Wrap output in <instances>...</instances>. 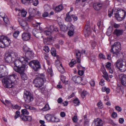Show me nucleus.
<instances>
[{"mask_svg":"<svg viewBox=\"0 0 126 126\" xmlns=\"http://www.w3.org/2000/svg\"><path fill=\"white\" fill-rule=\"evenodd\" d=\"M15 75H12L7 76L3 79L2 80V83L6 88L11 87L13 83V81L15 80Z\"/></svg>","mask_w":126,"mask_h":126,"instance_id":"nucleus-1","label":"nucleus"},{"mask_svg":"<svg viewBox=\"0 0 126 126\" xmlns=\"http://www.w3.org/2000/svg\"><path fill=\"white\" fill-rule=\"evenodd\" d=\"M18 55L13 51L9 52L6 55L5 59L7 63H11L14 62L15 59H18Z\"/></svg>","mask_w":126,"mask_h":126,"instance_id":"nucleus-2","label":"nucleus"},{"mask_svg":"<svg viewBox=\"0 0 126 126\" xmlns=\"http://www.w3.org/2000/svg\"><path fill=\"white\" fill-rule=\"evenodd\" d=\"M14 64L16 67H19L21 65H27L28 64V59L22 56L18 57V59H15L14 61Z\"/></svg>","mask_w":126,"mask_h":126,"instance_id":"nucleus-3","label":"nucleus"},{"mask_svg":"<svg viewBox=\"0 0 126 126\" xmlns=\"http://www.w3.org/2000/svg\"><path fill=\"white\" fill-rule=\"evenodd\" d=\"M121 50V46L120 43L118 42H116L111 47L110 52L117 56L119 54V52Z\"/></svg>","mask_w":126,"mask_h":126,"instance_id":"nucleus-4","label":"nucleus"},{"mask_svg":"<svg viewBox=\"0 0 126 126\" xmlns=\"http://www.w3.org/2000/svg\"><path fill=\"white\" fill-rule=\"evenodd\" d=\"M126 14V12L123 10L122 9H118L115 16L118 21H120L124 18Z\"/></svg>","mask_w":126,"mask_h":126,"instance_id":"nucleus-5","label":"nucleus"},{"mask_svg":"<svg viewBox=\"0 0 126 126\" xmlns=\"http://www.w3.org/2000/svg\"><path fill=\"white\" fill-rule=\"evenodd\" d=\"M29 64L35 71H37L41 67L40 63L36 60H32L30 61Z\"/></svg>","mask_w":126,"mask_h":126,"instance_id":"nucleus-6","label":"nucleus"},{"mask_svg":"<svg viewBox=\"0 0 126 126\" xmlns=\"http://www.w3.org/2000/svg\"><path fill=\"white\" fill-rule=\"evenodd\" d=\"M44 79L42 78L37 77L33 80V83L36 87H40L43 85Z\"/></svg>","mask_w":126,"mask_h":126,"instance_id":"nucleus-7","label":"nucleus"},{"mask_svg":"<svg viewBox=\"0 0 126 126\" xmlns=\"http://www.w3.org/2000/svg\"><path fill=\"white\" fill-rule=\"evenodd\" d=\"M23 98L26 103H29L32 101L33 99L32 94L26 91L24 92Z\"/></svg>","mask_w":126,"mask_h":126,"instance_id":"nucleus-8","label":"nucleus"},{"mask_svg":"<svg viewBox=\"0 0 126 126\" xmlns=\"http://www.w3.org/2000/svg\"><path fill=\"white\" fill-rule=\"evenodd\" d=\"M32 32L33 35L37 38L43 37L42 32L38 29L34 28L32 30Z\"/></svg>","mask_w":126,"mask_h":126,"instance_id":"nucleus-9","label":"nucleus"},{"mask_svg":"<svg viewBox=\"0 0 126 126\" xmlns=\"http://www.w3.org/2000/svg\"><path fill=\"white\" fill-rule=\"evenodd\" d=\"M103 122L99 118L95 119L92 124V126H103Z\"/></svg>","mask_w":126,"mask_h":126,"instance_id":"nucleus-10","label":"nucleus"},{"mask_svg":"<svg viewBox=\"0 0 126 126\" xmlns=\"http://www.w3.org/2000/svg\"><path fill=\"white\" fill-rule=\"evenodd\" d=\"M20 25L21 26L23 29L26 31H28V26L27 25V23L25 21L21 20L20 21L18 20Z\"/></svg>","mask_w":126,"mask_h":126,"instance_id":"nucleus-11","label":"nucleus"},{"mask_svg":"<svg viewBox=\"0 0 126 126\" xmlns=\"http://www.w3.org/2000/svg\"><path fill=\"white\" fill-rule=\"evenodd\" d=\"M76 57L77 58V61H76L74 59H72L71 62L69 63V65L70 66L72 67L77 62H78L79 58L78 57V53H79V50H76Z\"/></svg>","mask_w":126,"mask_h":126,"instance_id":"nucleus-12","label":"nucleus"},{"mask_svg":"<svg viewBox=\"0 0 126 126\" xmlns=\"http://www.w3.org/2000/svg\"><path fill=\"white\" fill-rule=\"evenodd\" d=\"M119 78L122 84L124 86H126V75H120Z\"/></svg>","mask_w":126,"mask_h":126,"instance_id":"nucleus-13","label":"nucleus"},{"mask_svg":"<svg viewBox=\"0 0 126 126\" xmlns=\"http://www.w3.org/2000/svg\"><path fill=\"white\" fill-rule=\"evenodd\" d=\"M85 29V30L84 32V35L85 37H87L91 34V30L90 26L88 25H86Z\"/></svg>","mask_w":126,"mask_h":126,"instance_id":"nucleus-14","label":"nucleus"},{"mask_svg":"<svg viewBox=\"0 0 126 126\" xmlns=\"http://www.w3.org/2000/svg\"><path fill=\"white\" fill-rule=\"evenodd\" d=\"M31 34L28 32H24L22 34V37L23 40L24 41L28 40L30 39Z\"/></svg>","mask_w":126,"mask_h":126,"instance_id":"nucleus-15","label":"nucleus"},{"mask_svg":"<svg viewBox=\"0 0 126 126\" xmlns=\"http://www.w3.org/2000/svg\"><path fill=\"white\" fill-rule=\"evenodd\" d=\"M25 65H23L21 66L17 67V69H15V68H14V69L16 72H18L20 74L24 73L25 68Z\"/></svg>","mask_w":126,"mask_h":126,"instance_id":"nucleus-16","label":"nucleus"},{"mask_svg":"<svg viewBox=\"0 0 126 126\" xmlns=\"http://www.w3.org/2000/svg\"><path fill=\"white\" fill-rule=\"evenodd\" d=\"M3 41L4 47L8 46L10 45L11 42V41L10 39L4 36V38L3 39Z\"/></svg>","mask_w":126,"mask_h":126,"instance_id":"nucleus-17","label":"nucleus"},{"mask_svg":"<svg viewBox=\"0 0 126 126\" xmlns=\"http://www.w3.org/2000/svg\"><path fill=\"white\" fill-rule=\"evenodd\" d=\"M20 117L21 119L24 121H30L32 120V118L31 116H27L23 114H21Z\"/></svg>","mask_w":126,"mask_h":126,"instance_id":"nucleus-18","label":"nucleus"},{"mask_svg":"<svg viewBox=\"0 0 126 126\" xmlns=\"http://www.w3.org/2000/svg\"><path fill=\"white\" fill-rule=\"evenodd\" d=\"M33 52L30 51H27L25 54V57H24L25 58L28 59V61H29L30 58H33Z\"/></svg>","mask_w":126,"mask_h":126,"instance_id":"nucleus-19","label":"nucleus"},{"mask_svg":"<svg viewBox=\"0 0 126 126\" xmlns=\"http://www.w3.org/2000/svg\"><path fill=\"white\" fill-rule=\"evenodd\" d=\"M123 32V30L116 29L114 30L113 33L117 36L118 37L122 35Z\"/></svg>","mask_w":126,"mask_h":126,"instance_id":"nucleus-20","label":"nucleus"},{"mask_svg":"<svg viewBox=\"0 0 126 126\" xmlns=\"http://www.w3.org/2000/svg\"><path fill=\"white\" fill-rule=\"evenodd\" d=\"M122 64L119 69L121 71L124 72L126 70V61L125 60Z\"/></svg>","mask_w":126,"mask_h":126,"instance_id":"nucleus-21","label":"nucleus"},{"mask_svg":"<svg viewBox=\"0 0 126 126\" xmlns=\"http://www.w3.org/2000/svg\"><path fill=\"white\" fill-rule=\"evenodd\" d=\"M84 126H89L90 124L89 120L87 119V116L85 115L84 116Z\"/></svg>","mask_w":126,"mask_h":126,"instance_id":"nucleus-22","label":"nucleus"},{"mask_svg":"<svg viewBox=\"0 0 126 126\" xmlns=\"http://www.w3.org/2000/svg\"><path fill=\"white\" fill-rule=\"evenodd\" d=\"M102 5L100 3H96L94 4L93 5V7L94 9L96 10H99L102 8Z\"/></svg>","mask_w":126,"mask_h":126,"instance_id":"nucleus-23","label":"nucleus"},{"mask_svg":"<svg viewBox=\"0 0 126 126\" xmlns=\"http://www.w3.org/2000/svg\"><path fill=\"white\" fill-rule=\"evenodd\" d=\"M124 61H121L120 60H118L115 63L114 65L115 67H117L119 68L120 67H121V65L122 64Z\"/></svg>","mask_w":126,"mask_h":126,"instance_id":"nucleus-24","label":"nucleus"},{"mask_svg":"<svg viewBox=\"0 0 126 126\" xmlns=\"http://www.w3.org/2000/svg\"><path fill=\"white\" fill-rule=\"evenodd\" d=\"M79 75L82 76L84 74V72L85 70V68L82 66H79Z\"/></svg>","mask_w":126,"mask_h":126,"instance_id":"nucleus-25","label":"nucleus"},{"mask_svg":"<svg viewBox=\"0 0 126 126\" xmlns=\"http://www.w3.org/2000/svg\"><path fill=\"white\" fill-rule=\"evenodd\" d=\"M4 38V36H0V47H4L3 41V39Z\"/></svg>","mask_w":126,"mask_h":126,"instance_id":"nucleus-26","label":"nucleus"},{"mask_svg":"<svg viewBox=\"0 0 126 126\" xmlns=\"http://www.w3.org/2000/svg\"><path fill=\"white\" fill-rule=\"evenodd\" d=\"M52 115L50 114H47L45 116V118L47 121H50L51 120V118L52 117Z\"/></svg>","mask_w":126,"mask_h":126,"instance_id":"nucleus-27","label":"nucleus"},{"mask_svg":"<svg viewBox=\"0 0 126 126\" xmlns=\"http://www.w3.org/2000/svg\"><path fill=\"white\" fill-rule=\"evenodd\" d=\"M52 117L51 118L50 121L53 122H59V120L57 118L55 117L53 115H52Z\"/></svg>","mask_w":126,"mask_h":126,"instance_id":"nucleus-28","label":"nucleus"},{"mask_svg":"<svg viewBox=\"0 0 126 126\" xmlns=\"http://www.w3.org/2000/svg\"><path fill=\"white\" fill-rule=\"evenodd\" d=\"M52 40V38L49 37L47 38V39H45L44 40V43L45 44H48L49 43V42Z\"/></svg>","mask_w":126,"mask_h":126,"instance_id":"nucleus-29","label":"nucleus"},{"mask_svg":"<svg viewBox=\"0 0 126 126\" xmlns=\"http://www.w3.org/2000/svg\"><path fill=\"white\" fill-rule=\"evenodd\" d=\"M63 8V6L62 5H59L57 6L55 8V10L57 12H59L61 11Z\"/></svg>","mask_w":126,"mask_h":126,"instance_id":"nucleus-30","label":"nucleus"},{"mask_svg":"<svg viewBox=\"0 0 126 126\" xmlns=\"http://www.w3.org/2000/svg\"><path fill=\"white\" fill-rule=\"evenodd\" d=\"M59 71L61 73H64V68L62 65V64H60V67L58 68Z\"/></svg>","mask_w":126,"mask_h":126,"instance_id":"nucleus-31","label":"nucleus"},{"mask_svg":"<svg viewBox=\"0 0 126 126\" xmlns=\"http://www.w3.org/2000/svg\"><path fill=\"white\" fill-rule=\"evenodd\" d=\"M50 109V108L49 107V105L47 104L43 108L42 110L44 111H46L49 110Z\"/></svg>","mask_w":126,"mask_h":126,"instance_id":"nucleus-32","label":"nucleus"},{"mask_svg":"<svg viewBox=\"0 0 126 126\" xmlns=\"http://www.w3.org/2000/svg\"><path fill=\"white\" fill-rule=\"evenodd\" d=\"M78 77V76H75L72 78V79L74 82L76 83H77L79 80Z\"/></svg>","mask_w":126,"mask_h":126,"instance_id":"nucleus-33","label":"nucleus"},{"mask_svg":"<svg viewBox=\"0 0 126 126\" xmlns=\"http://www.w3.org/2000/svg\"><path fill=\"white\" fill-rule=\"evenodd\" d=\"M47 29H48V30L51 33L53 32L54 31V26L51 25L49 27H47Z\"/></svg>","mask_w":126,"mask_h":126,"instance_id":"nucleus-34","label":"nucleus"},{"mask_svg":"<svg viewBox=\"0 0 126 126\" xmlns=\"http://www.w3.org/2000/svg\"><path fill=\"white\" fill-rule=\"evenodd\" d=\"M21 112L22 113L21 114L24 115V114L28 115L29 114V112L27 110L25 109L22 110H21Z\"/></svg>","mask_w":126,"mask_h":126,"instance_id":"nucleus-35","label":"nucleus"},{"mask_svg":"<svg viewBox=\"0 0 126 126\" xmlns=\"http://www.w3.org/2000/svg\"><path fill=\"white\" fill-rule=\"evenodd\" d=\"M4 66L2 65H0V78L3 77V76H2L1 73L3 71Z\"/></svg>","mask_w":126,"mask_h":126,"instance_id":"nucleus-36","label":"nucleus"},{"mask_svg":"<svg viewBox=\"0 0 126 126\" xmlns=\"http://www.w3.org/2000/svg\"><path fill=\"white\" fill-rule=\"evenodd\" d=\"M73 103L74 105L75 106L78 105L79 103V100L78 98H76L73 100Z\"/></svg>","mask_w":126,"mask_h":126,"instance_id":"nucleus-37","label":"nucleus"},{"mask_svg":"<svg viewBox=\"0 0 126 126\" xmlns=\"http://www.w3.org/2000/svg\"><path fill=\"white\" fill-rule=\"evenodd\" d=\"M24 107L26 109H29L31 110H34V108H33L32 107L28 105H26L25 104H24L23 105Z\"/></svg>","mask_w":126,"mask_h":126,"instance_id":"nucleus-38","label":"nucleus"},{"mask_svg":"<svg viewBox=\"0 0 126 126\" xmlns=\"http://www.w3.org/2000/svg\"><path fill=\"white\" fill-rule=\"evenodd\" d=\"M44 8L45 11H47L50 9V7L48 4L45 5L44 7Z\"/></svg>","mask_w":126,"mask_h":126,"instance_id":"nucleus-39","label":"nucleus"},{"mask_svg":"<svg viewBox=\"0 0 126 126\" xmlns=\"http://www.w3.org/2000/svg\"><path fill=\"white\" fill-rule=\"evenodd\" d=\"M87 94V92L86 91H83L81 94V97L83 98H84Z\"/></svg>","mask_w":126,"mask_h":126,"instance_id":"nucleus-40","label":"nucleus"},{"mask_svg":"<svg viewBox=\"0 0 126 126\" xmlns=\"http://www.w3.org/2000/svg\"><path fill=\"white\" fill-rule=\"evenodd\" d=\"M21 77L22 79L23 80H26L27 79V77L26 76V75L25 73H23L21 74Z\"/></svg>","mask_w":126,"mask_h":126,"instance_id":"nucleus-41","label":"nucleus"},{"mask_svg":"<svg viewBox=\"0 0 126 126\" xmlns=\"http://www.w3.org/2000/svg\"><path fill=\"white\" fill-rule=\"evenodd\" d=\"M66 17L65 19V20L67 22H70L71 20V18L70 16H68V14H66Z\"/></svg>","mask_w":126,"mask_h":126,"instance_id":"nucleus-42","label":"nucleus"},{"mask_svg":"<svg viewBox=\"0 0 126 126\" xmlns=\"http://www.w3.org/2000/svg\"><path fill=\"white\" fill-rule=\"evenodd\" d=\"M51 53L52 55L54 56H56V53L55 49L54 48L51 49Z\"/></svg>","mask_w":126,"mask_h":126,"instance_id":"nucleus-43","label":"nucleus"},{"mask_svg":"<svg viewBox=\"0 0 126 126\" xmlns=\"http://www.w3.org/2000/svg\"><path fill=\"white\" fill-rule=\"evenodd\" d=\"M27 14V12L26 11L24 10H22L21 12V16L25 17L26 16Z\"/></svg>","mask_w":126,"mask_h":126,"instance_id":"nucleus-44","label":"nucleus"},{"mask_svg":"<svg viewBox=\"0 0 126 126\" xmlns=\"http://www.w3.org/2000/svg\"><path fill=\"white\" fill-rule=\"evenodd\" d=\"M19 34V32L18 31H15L13 34L14 37L16 38L18 36Z\"/></svg>","mask_w":126,"mask_h":126,"instance_id":"nucleus-45","label":"nucleus"},{"mask_svg":"<svg viewBox=\"0 0 126 126\" xmlns=\"http://www.w3.org/2000/svg\"><path fill=\"white\" fill-rule=\"evenodd\" d=\"M91 46L93 48V49H94L95 46L96 45V43L95 41H91Z\"/></svg>","mask_w":126,"mask_h":126,"instance_id":"nucleus-46","label":"nucleus"},{"mask_svg":"<svg viewBox=\"0 0 126 126\" xmlns=\"http://www.w3.org/2000/svg\"><path fill=\"white\" fill-rule=\"evenodd\" d=\"M20 112L17 111L16 112V114L14 117V118L15 119H16L19 116H20Z\"/></svg>","mask_w":126,"mask_h":126,"instance_id":"nucleus-47","label":"nucleus"},{"mask_svg":"<svg viewBox=\"0 0 126 126\" xmlns=\"http://www.w3.org/2000/svg\"><path fill=\"white\" fill-rule=\"evenodd\" d=\"M43 49L47 53L50 50L48 47L46 46H45L44 47Z\"/></svg>","mask_w":126,"mask_h":126,"instance_id":"nucleus-48","label":"nucleus"},{"mask_svg":"<svg viewBox=\"0 0 126 126\" xmlns=\"http://www.w3.org/2000/svg\"><path fill=\"white\" fill-rule=\"evenodd\" d=\"M12 107L14 109H16L19 110L21 108V107L17 105H12Z\"/></svg>","mask_w":126,"mask_h":126,"instance_id":"nucleus-49","label":"nucleus"},{"mask_svg":"<svg viewBox=\"0 0 126 126\" xmlns=\"http://www.w3.org/2000/svg\"><path fill=\"white\" fill-rule=\"evenodd\" d=\"M60 28L61 30L64 31L65 30V28L64 26L61 25H60Z\"/></svg>","mask_w":126,"mask_h":126,"instance_id":"nucleus-50","label":"nucleus"},{"mask_svg":"<svg viewBox=\"0 0 126 126\" xmlns=\"http://www.w3.org/2000/svg\"><path fill=\"white\" fill-rule=\"evenodd\" d=\"M110 28L109 27L108 29V31L106 33L108 36H110L112 32L111 30H110Z\"/></svg>","mask_w":126,"mask_h":126,"instance_id":"nucleus-51","label":"nucleus"},{"mask_svg":"<svg viewBox=\"0 0 126 126\" xmlns=\"http://www.w3.org/2000/svg\"><path fill=\"white\" fill-rule=\"evenodd\" d=\"M32 2L33 5L35 6H37L38 4V0H35L34 1L33 0Z\"/></svg>","mask_w":126,"mask_h":126,"instance_id":"nucleus-52","label":"nucleus"},{"mask_svg":"<svg viewBox=\"0 0 126 126\" xmlns=\"http://www.w3.org/2000/svg\"><path fill=\"white\" fill-rule=\"evenodd\" d=\"M111 65V63L110 62H108L106 65V67L108 69H110L111 68L110 67Z\"/></svg>","mask_w":126,"mask_h":126,"instance_id":"nucleus-53","label":"nucleus"},{"mask_svg":"<svg viewBox=\"0 0 126 126\" xmlns=\"http://www.w3.org/2000/svg\"><path fill=\"white\" fill-rule=\"evenodd\" d=\"M120 24H117L114 23L113 24L114 27L116 28H119L120 27Z\"/></svg>","mask_w":126,"mask_h":126,"instance_id":"nucleus-54","label":"nucleus"},{"mask_svg":"<svg viewBox=\"0 0 126 126\" xmlns=\"http://www.w3.org/2000/svg\"><path fill=\"white\" fill-rule=\"evenodd\" d=\"M51 32L48 30L45 31L44 32V34L46 35H49L51 34Z\"/></svg>","mask_w":126,"mask_h":126,"instance_id":"nucleus-55","label":"nucleus"},{"mask_svg":"<svg viewBox=\"0 0 126 126\" xmlns=\"http://www.w3.org/2000/svg\"><path fill=\"white\" fill-rule=\"evenodd\" d=\"M103 69H104V70L102 71V72H103V74L105 76H108V74L107 73V72H106V71L105 70V68H104Z\"/></svg>","mask_w":126,"mask_h":126,"instance_id":"nucleus-56","label":"nucleus"},{"mask_svg":"<svg viewBox=\"0 0 126 126\" xmlns=\"http://www.w3.org/2000/svg\"><path fill=\"white\" fill-rule=\"evenodd\" d=\"M104 79H101L99 83V84L102 86L104 85Z\"/></svg>","mask_w":126,"mask_h":126,"instance_id":"nucleus-57","label":"nucleus"},{"mask_svg":"<svg viewBox=\"0 0 126 126\" xmlns=\"http://www.w3.org/2000/svg\"><path fill=\"white\" fill-rule=\"evenodd\" d=\"M115 109L118 111H121L122 110V109L119 106H116L115 107Z\"/></svg>","mask_w":126,"mask_h":126,"instance_id":"nucleus-58","label":"nucleus"},{"mask_svg":"<svg viewBox=\"0 0 126 126\" xmlns=\"http://www.w3.org/2000/svg\"><path fill=\"white\" fill-rule=\"evenodd\" d=\"M99 57L100 58L103 59H105V56L101 53L99 54Z\"/></svg>","mask_w":126,"mask_h":126,"instance_id":"nucleus-59","label":"nucleus"},{"mask_svg":"<svg viewBox=\"0 0 126 126\" xmlns=\"http://www.w3.org/2000/svg\"><path fill=\"white\" fill-rule=\"evenodd\" d=\"M48 12H45L43 14L42 16L44 17H46L48 16Z\"/></svg>","mask_w":126,"mask_h":126,"instance_id":"nucleus-60","label":"nucleus"},{"mask_svg":"<svg viewBox=\"0 0 126 126\" xmlns=\"http://www.w3.org/2000/svg\"><path fill=\"white\" fill-rule=\"evenodd\" d=\"M113 10H111V11L109 10V11L108 16L109 17H110L112 16V15L113 13Z\"/></svg>","mask_w":126,"mask_h":126,"instance_id":"nucleus-61","label":"nucleus"},{"mask_svg":"<svg viewBox=\"0 0 126 126\" xmlns=\"http://www.w3.org/2000/svg\"><path fill=\"white\" fill-rule=\"evenodd\" d=\"M68 35L69 36H71L72 35H73V31H70L68 32Z\"/></svg>","mask_w":126,"mask_h":126,"instance_id":"nucleus-62","label":"nucleus"},{"mask_svg":"<svg viewBox=\"0 0 126 126\" xmlns=\"http://www.w3.org/2000/svg\"><path fill=\"white\" fill-rule=\"evenodd\" d=\"M61 79L63 83L65 82V77L63 76H61Z\"/></svg>","mask_w":126,"mask_h":126,"instance_id":"nucleus-63","label":"nucleus"},{"mask_svg":"<svg viewBox=\"0 0 126 126\" xmlns=\"http://www.w3.org/2000/svg\"><path fill=\"white\" fill-rule=\"evenodd\" d=\"M63 101V100L61 98H59L57 100V102L59 103H62Z\"/></svg>","mask_w":126,"mask_h":126,"instance_id":"nucleus-64","label":"nucleus"}]
</instances>
